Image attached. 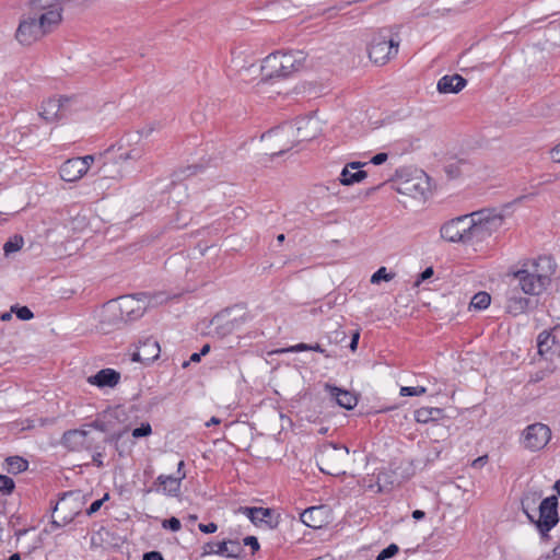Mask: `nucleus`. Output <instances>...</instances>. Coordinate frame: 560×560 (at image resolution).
Returning a JSON list of instances; mask_svg holds the SVG:
<instances>
[{
  "mask_svg": "<svg viewBox=\"0 0 560 560\" xmlns=\"http://www.w3.org/2000/svg\"><path fill=\"white\" fill-rule=\"evenodd\" d=\"M385 476H386V474H378L377 475V481H376L377 489H376V492H384V491L387 490L386 487L381 485L382 477H385Z\"/></svg>",
  "mask_w": 560,
  "mask_h": 560,
  "instance_id": "6e6d98bb",
  "label": "nucleus"
},
{
  "mask_svg": "<svg viewBox=\"0 0 560 560\" xmlns=\"http://www.w3.org/2000/svg\"><path fill=\"white\" fill-rule=\"evenodd\" d=\"M360 162L348 163L341 171L339 182L345 186H350L362 182L366 177V172L361 171Z\"/></svg>",
  "mask_w": 560,
  "mask_h": 560,
  "instance_id": "b1692460",
  "label": "nucleus"
},
{
  "mask_svg": "<svg viewBox=\"0 0 560 560\" xmlns=\"http://www.w3.org/2000/svg\"><path fill=\"white\" fill-rule=\"evenodd\" d=\"M328 511V508L325 505L311 506L301 513L300 520L303 525H310L311 522L323 523L325 521L323 516H325Z\"/></svg>",
  "mask_w": 560,
  "mask_h": 560,
  "instance_id": "cd10ccee",
  "label": "nucleus"
},
{
  "mask_svg": "<svg viewBox=\"0 0 560 560\" xmlns=\"http://www.w3.org/2000/svg\"><path fill=\"white\" fill-rule=\"evenodd\" d=\"M67 0H32L28 10L51 30L62 20L63 3Z\"/></svg>",
  "mask_w": 560,
  "mask_h": 560,
  "instance_id": "423d86ee",
  "label": "nucleus"
},
{
  "mask_svg": "<svg viewBox=\"0 0 560 560\" xmlns=\"http://www.w3.org/2000/svg\"><path fill=\"white\" fill-rule=\"evenodd\" d=\"M221 423V419L217 417H211L209 421L206 422V427L217 425Z\"/></svg>",
  "mask_w": 560,
  "mask_h": 560,
  "instance_id": "052dcab7",
  "label": "nucleus"
},
{
  "mask_svg": "<svg viewBox=\"0 0 560 560\" xmlns=\"http://www.w3.org/2000/svg\"><path fill=\"white\" fill-rule=\"evenodd\" d=\"M162 525H180V521L177 517H171L162 523Z\"/></svg>",
  "mask_w": 560,
  "mask_h": 560,
  "instance_id": "bf43d9fd",
  "label": "nucleus"
},
{
  "mask_svg": "<svg viewBox=\"0 0 560 560\" xmlns=\"http://www.w3.org/2000/svg\"><path fill=\"white\" fill-rule=\"evenodd\" d=\"M279 58L281 61L282 77L290 75L293 71H296L301 67V58L298 59L293 52H280Z\"/></svg>",
  "mask_w": 560,
  "mask_h": 560,
  "instance_id": "c756f323",
  "label": "nucleus"
},
{
  "mask_svg": "<svg viewBox=\"0 0 560 560\" xmlns=\"http://www.w3.org/2000/svg\"><path fill=\"white\" fill-rule=\"evenodd\" d=\"M427 392V388L423 386H402L400 388V396H420Z\"/></svg>",
  "mask_w": 560,
  "mask_h": 560,
  "instance_id": "4c0bfd02",
  "label": "nucleus"
},
{
  "mask_svg": "<svg viewBox=\"0 0 560 560\" xmlns=\"http://www.w3.org/2000/svg\"><path fill=\"white\" fill-rule=\"evenodd\" d=\"M28 468V462L21 456H10L5 459V470L9 474H20Z\"/></svg>",
  "mask_w": 560,
  "mask_h": 560,
  "instance_id": "2f4dec72",
  "label": "nucleus"
},
{
  "mask_svg": "<svg viewBox=\"0 0 560 560\" xmlns=\"http://www.w3.org/2000/svg\"><path fill=\"white\" fill-rule=\"evenodd\" d=\"M160 352L159 342L152 338H148L142 341L137 351L132 353V361L150 363L160 357Z\"/></svg>",
  "mask_w": 560,
  "mask_h": 560,
  "instance_id": "6ab92c4d",
  "label": "nucleus"
},
{
  "mask_svg": "<svg viewBox=\"0 0 560 560\" xmlns=\"http://www.w3.org/2000/svg\"><path fill=\"white\" fill-rule=\"evenodd\" d=\"M75 103L74 97L48 98L43 102L39 116L47 122L58 121L77 110Z\"/></svg>",
  "mask_w": 560,
  "mask_h": 560,
  "instance_id": "0eeeda50",
  "label": "nucleus"
},
{
  "mask_svg": "<svg viewBox=\"0 0 560 560\" xmlns=\"http://www.w3.org/2000/svg\"><path fill=\"white\" fill-rule=\"evenodd\" d=\"M349 458V448L345 445L326 444L316 454L319 470L330 476L345 475V465Z\"/></svg>",
  "mask_w": 560,
  "mask_h": 560,
  "instance_id": "f03ea898",
  "label": "nucleus"
},
{
  "mask_svg": "<svg viewBox=\"0 0 560 560\" xmlns=\"http://www.w3.org/2000/svg\"><path fill=\"white\" fill-rule=\"evenodd\" d=\"M298 143L310 141L320 135L323 128L320 120L314 116H305L291 122Z\"/></svg>",
  "mask_w": 560,
  "mask_h": 560,
  "instance_id": "2eb2a0df",
  "label": "nucleus"
},
{
  "mask_svg": "<svg viewBox=\"0 0 560 560\" xmlns=\"http://www.w3.org/2000/svg\"><path fill=\"white\" fill-rule=\"evenodd\" d=\"M24 244V240L21 235H14L3 245V252L5 256L19 252Z\"/></svg>",
  "mask_w": 560,
  "mask_h": 560,
  "instance_id": "72a5a7b5",
  "label": "nucleus"
},
{
  "mask_svg": "<svg viewBox=\"0 0 560 560\" xmlns=\"http://www.w3.org/2000/svg\"><path fill=\"white\" fill-rule=\"evenodd\" d=\"M209 351H210V346H209V345H205V346L201 348V350H200V352H199V353H200V355L202 357V355L208 354V353H209Z\"/></svg>",
  "mask_w": 560,
  "mask_h": 560,
  "instance_id": "69168bd1",
  "label": "nucleus"
},
{
  "mask_svg": "<svg viewBox=\"0 0 560 560\" xmlns=\"http://www.w3.org/2000/svg\"><path fill=\"white\" fill-rule=\"evenodd\" d=\"M108 310L120 320H135L143 315V303L133 295L120 296L109 302Z\"/></svg>",
  "mask_w": 560,
  "mask_h": 560,
  "instance_id": "9d476101",
  "label": "nucleus"
},
{
  "mask_svg": "<svg viewBox=\"0 0 560 560\" xmlns=\"http://www.w3.org/2000/svg\"><path fill=\"white\" fill-rule=\"evenodd\" d=\"M200 359H201V355H200V353H199V352L192 353V354L190 355L189 361H186V362H184V363H183V368H187V366H188V364H189V362H199V361H200Z\"/></svg>",
  "mask_w": 560,
  "mask_h": 560,
  "instance_id": "5fc2aeb1",
  "label": "nucleus"
},
{
  "mask_svg": "<svg viewBox=\"0 0 560 560\" xmlns=\"http://www.w3.org/2000/svg\"><path fill=\"white\" fill-rule=\"evenodd\" d=\"M490 302H491L490 294L481 291V292L476 293L472 296V299L470 301V307H472L475 310H486L490 305Z\"/></svg>",
  "mask_w": 560,
  "mask_h": 560,
  "instance_id": "473e14b6",
  "label": "nucleus"
},
{
  "mask_svg": "<svg viewBox=\"0 0 560 560\" xmlns=\"http://www.w3.org/2000/svg\"><path fill=\"white\" fill-rule=\"evenodd\" d=\"M310 350H311V345L301 342V343L291 346L287 349H282V350H280V352H302V351H310Z\"/></svg>",
  "mask_w": 560,
  "mask_h": 560,
  "instance_id": "37998d69",
  "label": "nucleus"
},
{
  "mask_svg": "<svg viewBox=\"0 0 560 560\" xmlns=\"http://www.w3.org/2000/svg\"><path fill=\"white\" fill-rule=\"evenodd\" d=\"M279 51L268 55L261 65V71L268 79L283 78Z\"/></svg>",
  "mask_w": 560,
  "mask_h": 560,
  "instance_id": "393cba45",
  "label": "nucleus"
},
{
  "mask_svg": "<svg viewBox=\"0 0 560 560\" xmlns=\"http://www.w3.org/2000/svg\"><path fill=\"white\" fill-rule=\"evenodd\" d=\"M82 503L72 494H65L56 503L51 525H68L81 515Z\"/></svg>",
  "mask_w": 560,
  "mask_h": 560,
  "instance_id": "1a4fd4ad",
  "label": "nucleus"
},
{
  "mask_svg": "<svg viewBox=\"0 0 560 560\" xmlns=\"http://www.w3.org/2000/svg\"><path fill=\"white\" fill-rule=\"evenodd\" d=\"M11 312H14L16 317L21 320H30L34 317L33 312L27 306H12Z\"/></svg>",
  "mask_w": 560,
  "mask_h": 560,
  "instance_id": "e433bc0d",
  "label": "nucleus"
},
{
  "mask_svg": "<svg viewBox=\"0 0 560 560\" xmlns=\"http://www.w3.org/2000/svg\"><path fill=\"white\" fill-rule=\"evenodd\" d=\"M120 381V374L113 369H103L88 377V383L100 388L115 387Z\"/></svg>",
  "mask_w": 560,
  "mask_h": 560,
  "instance_id": "4be33fe9",
  "label": "nucleus"
},
{
  "mask_svg": "<svg viewBox=\"0 0 560 560\" xmlns=\"http://www.w3.org/2000/svg\"><path fill=\"white\" fill-rule=\"evenodd\" d=\"M138 139H139V135L138 133H133V135H128L127 138H126V141L128 143H130L132 141L137 142Z\"/></svg>",
  "mask_w": 560,
  "mask_h": 560,
  "instance_id": "680f3d73",
  "label": "nucleus"
},
{
  "mask_svg": "<svg viewBox=\"0 0 560 560\" xmlns=\"http://www.w3.org/2000/svg\"><path fill=\"white\" fill-rule=\"evenodd\" d=\"M528 299L521 296L515 291H511L506 300V312L513 316L524 313L528 307Z\"/></svg>",
  "mask_w": 560,
  "mask_h": 560,
  "instance_id": "a878e982",
  "label": "nucleus"
},
{
  "mask_svg": "<svg viewBox=\"0 0 560 560\" xmlns=\"http://www.w3.org/2000/svg\"><path fill=\"white\" fill-rule=\"evenodd\" d=\"M468 214L457 217L442 225L440 233L442 238L452 243H469Z\"/></svg>",
  "mask_w": 560,
  "mask_h": 560,
  "instance_id": "ddd939ff",
  "label": "nucleus"
},
{
  "mask_svg": "<svg viewBox=\"0 0 560 560\" xmlns=\"http://www.w3.org/2000/svg\"><path fill=\"white\" fill-rule=\"evenodd\" d=\"M398 546L395 545V544H390L388 547H386L385 549H383L378 556L376 557V560H386V559H389L392 557H394L395 555H397L398 552Z\"/></svg>",
  "mask_w": 560,
  "mask_h": 560,
  "instance_id": "79ce46f5",
  "label": "nucleus"
},
{
  "mask_svg": "<svg viewBox=\"0 0 560 560\" xmlns=\"http://www.w3.org/2000/svg\"><path fill=\"white\" fill-rule=\"evenodd\" d=\"M550 156L556 163H560V143L550 150Z\"/></svg>",
  "mask_w": 560,
  "mask_h": 560,
  "instance_id": "3c124183",
  "label": "nucleus"
},
{
  "mask_svg": "<svg viewBox=\"0 0 560 560\" xmlns=\"http://www.w3.org/2000/svg\"><path fill=\"white\" fill-rule=\"evenodd\" d=\"M11 317H12L11 313L7 312V313H3L0 318H1V320L5 322V320L11 319Z\"/></svg>",
  "mask_w": 560,
  "mask_h": 560,
  "instance_id": "338daca9",
  "label": "nucleus"
},
{
  "mask_svg": "<svg viewBox=\"0 0 560 560\" xmlns=\"http://www.w3.org/2000/svg\"><path fill=\"white\" fill-rule=\"evenodd\" d=\"M395 277V273L393 272H388L386 267H381L378 268L371 277V283L373 284H377L380 283L382 280L383 281H390L393 280Z\"/></svg>",
  "mask_w": 560,
  "mask_h": 560,
  "instance_id": "f704fd0d",
  "label": "nucleus"
},
{
  "mask_svg": "<svg viewBox=\"0 0 560 560\" xmlns=\"http://www.w3.org/2000/svg\"><path fill=\"white\" fill-rule=\"evenodd\" d=\"M143 154H144V148L142 145H140V147L132 148V149L126 151L125 153H121L119 155V159L122 161L139 160L143 156Z\"/></svg>",
  "mask_w": 560,
  "mask_h": 560,
  "instance_id": "c9c22d12",
  "label": "nucleus"
},
{
  "mask_svg": "<svg viewBox=\"0 0 560 560\" xmlns=\"http://www.w3.org/2000/svg\"><path fill=\"white\" fill-rule=\"evenodd\" d=\"M185 463L184 460H180L177 464V471H176V478H180V481L186 478V472L184 471Z\"/></svg>",
  "mask_w": 560,
  "mask_h": 560,
  "instance_id": "864d4df0",
  "label": "nucleus"
},
{
  "mask_svg": "<svg viewBox=\"0 0 560 560\" xmlns=\"http://www.w3.org/2000/svg\"><path fill=\"white\" fill-rule=\"evenodd\" d=\"M14 489V481L12 478L0 475V491L3 493H11Z\"/></svg>",
  "mask_w": 560,
  "mask_h": 560,
  "instance_id": "a19ab883",
  "label": "nucleus"
},
{
  "mask_svg": "<svg viewBox=\"0 0 560 560\" xmlns=\"http://www.w3.org/2000/svg\"><path fill=\"white\" fill-rule=\"evenodd\" d=\"M51 28L30 11L24 12L15 31V39L23 46H30L43 38Z\"/></svg>",
  "mask_w": 560,
  "mask_h": 560,
  "instance_id": "39448f33",
  "label": "nucleus"
},
{
  "mask_svg": "<svg viewBox=\"0 0 560 560\" xmlns=\"http://www.w3.org/2000/svg\"><path fill=\"white\" fill-rule=\"evenodd\" d=\"M540 529V535L542 538H546L548 536V532L552 528L550 526L547 527H538Z\"/></svg>",
  "mask_w": 560,
  "mask_h": 560,
  "instance_id": "e2e57ef3",
  "label": "nucleus"
},
{
  "mask_svg": "<svg viewBox=\"0 0 560 560\" xmlns=\"http://www.w3.org/2000/svg\"><path fill=\"white\" fill-rule=\"evenodd\" d=\"M387 159H388L387 153L381 152V153L375 154V155L371 159V163H373L374 165H381V164H383L384 162H386V161H387Z\"/></svg>",
  "mask_w": 560,
  "mask_h": 560,
  "instance_id": "a18cd8bd",
  "label": "nucleus"
},
{
  "mask_svg": "<svg viewBox=\"0 0 560 560\" xmlns=\"http://www.w3.org/2000/svg\"><path fill=\"white\" fill-rule=\"evenodd\" d=\"M237 515H244L254 525H279L280 523L288 522L289 515L282 517L281 513L276 509L262 506H241L234 511Z\"/></svg>",
  "mask_w": 560,
  "mask_h": 560,
  "instance_id": "6e6552de",
  "label": "nucleus"
},
{
  "mask_svg": "<svg viewBox=\"0 0 560 560\" xmlns=\"http://www.w3.org/2000/svg\"><path fill=\"white\" fill-rule=\"evenodd\" d=\"M443 417V410L434 407H421L415 411V419L419 423L438 421Z\"/></svg>",
  "mask_w": 560,
  "mask_h": 560,
  "instance_id": "7c9ffc66",
  "label": "nucleus"
},
{
  "mask_svg": "<svg viewBox=\"0 0 560 560\" xmlns=\"http://www.w3.org/2000/svg\"><path fill=\"white\" fill-rule=\"evenodd\" d=\"M432 276H433V269L431 267H429L420 273L419 278L416 281V284L419 285L422 281L430 279Z\"/></svg>",
  "mask_w": 560,
  "mask_h": 560,
  "instance_id": "de8ad7c7",
  "label": "nucleus"
},
{
  "mask_svg": "<svg viewBox=\"0 0 560 560\" xmlns=\"http://www.w3.org/2000/svg\"><path fill=\"white\" fill-rule=\"evenodd\" d=\"M260 139L267 143L272 156L281 155L298 144L291 122H284L268 130L261 135Z\"/></svg>",
  "mask_w": 560,
  "mask_h": 560,
  "instance_id": "20e7f679",
  "label": "nucleus"
},
{
  "mask_svg": "<svg viewBox=\"0 0 560 560\" xmlns=\"http://www.w3.org/2000/svg\"><path fill=\"white\" fill-rule=\"evenodd\" d=\"M467 85V80L459 74L443 75L436 84L442 94L458 93Z\"/></svg>",
  "mask_w": 560,
  "mask_h": 560,
  "instance_id": "5701e85b",
  "label": "nucleus"
},
{
  "mask_svg": "<svg viewBox=\"0 0 560 560\" xmlns=\"http://www.w3.org/2000/svg\"><path fill=\"white\" fill-rule=\"evenodd\" d=\"M108 498V494H105V497L103 499H100V500H95L91 505L90 508L86 510V513L85 515H91L93 513H95L96 511L100 510V508L102 506L104 500H106Z\"/></svg>",
  "mask_w": 560,
  "mask_h": 560,
  "instance_id": "c03bdc74",
  "label": "nucleus"
},
{
  "mask_svg": "<svg viewBox=\"0 0 560 560\" xmlns=\"http://www.w3.org/2000/svg\"><path fill=\"white\" fill-rule=\"evenodd\" d=\"M412 517L415 521H420L424 517V512L421 510H416L412 512Z\"/></svg>",
  "mask_w": 560,
  "mask_h": 560,
  "instance_id": "13d9d810",
  "label": "nucleus"
},
{
  "mask_svg": "<svg viewBox=\"0 0 560 560\" xmlns=\"http://www.w3.org/2000/svg\"><path fill=\"white\" fill-rule=\"evenodd\" d=\"M428 189V182L423 176L412 177L398 183L397 191L412 198L423 197Z\"/></svg>",
  "mask_w": 560,
  "mask_h": 560,
  "instance_id": "412c9836",
  "label": "nucleus"
},
{
  "mask_svg": "<svg viewBox=\"0 0 560 560\" xmlns=\"http://www.w3.org/2000/svg\"><path fill=\"white\" fill-rule=\"evenodd\" d=\"M156 483L162 488L163 492L168 495H176L180 489V478L171 475H160Z\"/></svg>",
  "mask_w": 560,
  "mask_h": 560,
  "instance_id": "c85d7f7f",
  "label": "nucleus"
},
{
  "mask_svg": "<svg viewBox=\"0 0 560 560\" xmlns=\"http://www.w3.org/2000/svg\"><path fill=\"white\" fill-rule=\"evenodd\" d=\"M152 433V428L149 422H143L139 428L132 430V436L135 439H140L144 436H149Z\"/></svg>",
  "mask_w": 560,
  "mask_h": 560,
  "instance_id": "ea45409f",
  "label": "nucleus"
},
{
  "mask_svg": "<svg viewBox=\"0 0 560 560\" xmlns=\"http://www.w3.org/2000/svg\"><path fill=\"white\" fill-rule=\"evenodd\" d=\"M503 224V217L495 210L483 209L468 214L469 244L481 243Z\"/></svg>",
  "mask_w": 560,
  "mask_h": 560,
  "instance_id": "f257e3e1",
  "label": "nucleus"
},
{
  "mask_svg": "<svg viewBox=\"0 0 560 560\" xmlns=\"http://www.w3.org/2000/svg\"><path fill=\"white\" fill-rule=\"evenodd\" d=\"M244 545L250 546L253 551H257L259 549V544L255 536H247L244 538Z\"/></svg>",
  "mask_w": 560,
  "mask_h": 560,
  "instance_id": "49530a36",
  "label": "nucleus"
},
{
  "mask_svg": "<svg viewBox=\"0 0 560 560\" xmlns=\"http://www.w3.org/2000/svg\"><path fill=\"white\" fill-rule=\"evenodd\" d=\"M94 160V155H85L67 160L59 168L60 177L65 182L69 183L79 180L88 173Z\"/></svg>",
  "mask_w": 560,
  "mask_h": 560,
  "instance_id": "f8f14e48",
  "label": "nucleus"
},
{
  "mask_svg": "<svg viewBox=\"0 0 560 560\" xmlns=\"http://www.w3.org/2000/svg\"><path fill=\"white\" fill-rule=\"evenodd\" d=\"M487 462H488V456L487 455L479 456L478 458L472 460L471 467L472 468H481V467H483L487 464Z\"/></svg>",
  "mask_w": 560,
  "mask_h": 560,
  "instance_id": "09e8293b",
  "label": "nucleus"
},
{
  "mask_svg": "<svg viewBox=\"0 0 560 560\" xmlns=\"http://www.w3.org/2000/svg\"><path fill=\"white\" fill-rule=\"evenodd\" d=\"M142 560H164L162 555L158 551H150L143 556Z\"/></svg>",
  "mask_w": 560,
  "mask_h": 560,
  "instance_id": "603ef678",
  "label": "nucleus"
},
{
  "mask_svg": "<svg viewBox=\"0 0 560 560\" xmlns=\"http://www.w3.org/2000/svg\"><path fill=\"white\" fill-rule=\"evenodd\" d=\"M538 353L544 357H552L560 352V326L550 330H544L537 338Z\"/></svg>",
  "mask_w": 560,
  "mask_h": 560,
  "instance_id": "f3484780",
  "label": "nucleus"
},
{
  "mask_svg": "<svg viewBox=\"0 0 560 560\" xmlns=\"http://www.w3.org/2000/svg\"><path fill=\"white\" fill-rule=\"evenodd\" d=\"M359 339H360V331L357 330L352 335V338H351V341H350V345H349V348H350L351 351H355L357 350L358 343H359Z\"/></svg>",
  "mask_w": 560,
  "mask_h": 560,
  "instance_id": "8fccbe9b",
  "label": "nucleus"
},
{
  "mask_svg": "<svg viewBox=\"0 0 560 560\" xmlns=\"http://www.w3.org/2000/svg\"><path fill=\"white\" fill-rule=\"evenodd\" d=\"M92 451H94L92 455V462L97 467H103V456H104V446L93 443Z\"/></svg>",
  "mask_w": 560,
  "mask_h": 560,
  "instance_id": "58836bf2",
  "label": "nucleus"
},
{
  "mask_svg": "<svg viewBox=\"0 0 560 560\" xmlns=\"http://www.w3.org/2000/svg\"><path fill=\"white\" fill-rule=\"evenodd\" d=\"M551 439V430L547 424L536 422L527 425L522 433V445L530 451L537 452L542 450Z\"/></svg>",
  "mask_w": 560,
  "mask_h": 560,
  "instance_id": "9b49d317",
  "label": "nucleus"
},
{
  "mask_svg": "<svg viewBox=\"0 0 560 560\" xmlns=\"http://www.w3.org/2000/svg\"><path fill=\"white\" fill-rule=\"evenodd\" d=\"M206 534H212L217 530L218 527H199Z\"/></svg>",
  "mask_w": 560,
  "mask_h": 560,
  "instance_id": "0e129e2a",
  "label": "nucleus"
},
{
  "mask_svg": "<svg viewBox=\"0 0 560 560\" xmlns=\"http://www.w3.org/2000/svg\"><path fill=\"white\" fill-rule=\"evenodd\" d=\"M557 508L556 497L544 499L539 505V520L535 525H557L559 522Z\"/></svg>",
  "mask_w": 560,
  "mask_h": 560,
  "instance_id": "aec40b11",
  "label": "nucleus"
},
{
  "mask_svg": "<svg viewBox=\"0 0 560 560\" xmlns=\"http://www.w3.org/2000/svg\"><path fill=\"white\" fill-rule=\"evenodd\" d=\"M399 42L396 40L387 31H380L373 35L369 43L368 54L370 60L383 66L398 54Z\"/></svg>",
  "mask_w": 560,
  "mask_h": 560,
  "instance_id": "7ed1b4c3",
  "label": "nucleus"
},
{
  "mask_svg": "<svg viewBox=\"0 0 560 560\" xmlns=\"http://www.w3.org/2000/svg\"><path fill=\"white\" fill-rule=\"evenodd\" d=\"M86 427L103 430V427L98 422H93L91 424H88Z\"/></svg>",
  "mask_w": 560,
  "mask_h": 560,
  "instance_id": "774afa93",
  "label": "nucleus"
},
{
  "mask_svg": "<svg viewBox=\"0 0 560 560\" xmlns=\"http://www.w3.org/2000/svg\"><path fill=\"white\" fill-rule=\"evenodd\" d=\"M326 389L332 397L336 398V401L339 406L346 409H352L357 405V398L350 392L328 384L326 385Z\"/></svg>",
  "mask_w": 560,
  "mask_h": 560,
  "instance_id": "bb28decb",
  "label": "nucleus"
},
{
  "mask_svg": "<svg viewBox=\"0 0 560 560\" xmlns=\"http://www.w3.org/2000/svg\"><path fill=\"white\" fill-rule=\"evenodd\" d=\"M514 278L518 280L522 291L529 295L540 294L550 281L547 276L530 272L525 269L514 272Z\"/></svg>",
  "mask_w": 560,
  "mask_h": 560,
  "instance_id": "4468645a",
  "label": "nucleus"
},
{
  "mask_svg": "<svg viewBox=\"0 0 560 560\" xmlns=\"http://www.w3.org/2000/svg\"><path fill=\"white\" fill-rule=\"evenodd\" d=\"M96 439L91 435L89 430L74 429L63 433L62 444L70 451L80 452L83 450H92Z\"/></svg>",
  "mask_w": 560,
  "mask_h": 560,
  "instance_id": "dca6fc26",
  "label": "nucleus"
},
{
  "mask_svg": "<svg viewBox=\"0 0 560 560\" xmlns=\"http://www.w3.org/2000/svg\"><path fill=\"white\" fill-rule=\"evenodd\" d=\"M310 351H315V352H319V353H323L325 354V357H329L327 353H326V350L324 348H322V346L319 343H315V345H311V350Z\"/></svg>",
  "mask_w": 560,
  "mask_h": 560,
  "instance_id": "4d7b16f0",
  "label": "nucleus"
},
{
  "mask_svg": "<svg viewBox=\"0 0 560 560\" xmlns=\"http://www.w3.org/2000/svg\"><path fill=\"white\" fill-rule=\"evenodd\" d=\"M203 555H219L228 558H237L243 551L242 545L236 539L210 541L203 545Z\"/></svg>",
  "mask_w": 560,
  "mask_h": 560,
  "instance_id": "a211bd4d",
  "label": "nucleus"
}]
</instances>
